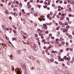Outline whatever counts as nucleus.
<instances>
[{
	"instance_id": "obj_29",
	"label": "nucleus",
	"mask_w": 74,
	"mask_h": 74,
	"mask_svg": "<svg viewBox=\"0 0 74 74\" xmlns=\"http://www.w3.org/2000/svg\"><path fill=\"white\" fill-rule=\"evenodd\" d=\"M66 36H69V33H68L67 32L66 33Z\"/></svg>"
},
{
	"instance_id": "obj_44",
	"label": "nucleus",
	"mask_w": 74,
	"mask_h": 74,
	"mask_svg": "<svg viewBox=\"0 0 74 74\" xmlns=\"http://www.w3.org/2000/svg\"><path fill=\"white\" fill-rule=\"evenodd\" d=\"M66 51H69V48H67L66 49Z\"/></svg>"
},
{
	"instance_id": "obj_5",
	"label": "nucleus",
	"mask_w": 74,
	"mask_h": 74,
	"mask_svg": "<svg viewBox=\"0 0 74 74\" xmlns=\"http://www.w3.org/2000/svg\"><path fill=\"white\" fill-rule=\"evenodd\" d=\"M59 61L61 62H63V61H64V59L63 58H60L59 59Z\"/></svg>"
},
{
	"instance_id": "obj_59",
	"label": "nucleus",
	"mask_w": 74,
	"mask_h": 74,
	"mask_svg": "<svg viewBox=\"0 0 74 74\" xmlns=\"http://www.w3.org/2000/svg\"><path fill=\"white\" fill-rule=\"evenodd\" d=\"M71 16H72V15L71 14H69V17H71Z\"/></svg>"
},
{
	"instance_id": "obj_33",
	"label": "nucleus",
	"mask_w": 74,
	"mask_h": 74,
	"mask_svg": "<svg viewBox=\"0 0 74 74\" xmlns=\"http://www.w3.org/2000/svg\"><path fill=\"white\" fill-rule=\"evenodd\" d=\"M52 48V46L50 45L49 46V48Z\"/></svg>"
},
{
	"instance_id": "obj_15",
	"label": "nucleus",
	"mask_w": 74,
	"mask_h": 74,
	"mask_svg": "<svg viewBox=\"0 0 74 74\" xmlns=\"http://www.w3.org/2000/svg\"><path fill=\"white\" fill-rule=\"evenodd\" d=\"M68 23H69V24H71V21H68Z\"/></svg>"
},
{
	"instance_id": "obj_25",
	"label": "nucleus",
	"mask_w": 74,
	"mask_h": 74,
	"mask_svg": "<svg viewBox=\"0 0 74 74\" xmlns=\"http://www.w3.org/2000/svg\"><path fill=\"white\" fill-rule=\"evenodd\" d=\"M28 8H30L31 7V5H28Z\"/></svg>"
},
{
	"instance_id": "obj_8",
	"label": "nucleus",
	"mask_w": 74,
	"mask_h": 74,
	"mask_svg": "<svg viewBox=\"0 0 74 74\" xmlns=\"http://www.w3.org/2000/svg\"><path fill=\"white\" fill-rule=\"evenodd\" d=\"M64 18V17L63 16H62L60 18V20L61 21H62L63 19V18Z\"/></svg>"
},
{
	"instance_id": "obj_62",
	"label": "nucleus",
	"mask_w": 74,
	"mask_h": 74,
	"mask_svg": "<svg viewBox=\"0 0 74 74\" xmlns=\"http://www.w3.org/2000/svg\"><path fill=\"white\" fill-rule=\"evenodd\" d=\"M58 55H60V52H59L58 53Z\"/></svg>"
},
{
	"instance_id": "obj_61",
	"label": "nucleus",
	"mask_w": 74,
	"mask_h": 74,
	"mask_svg": "<svg viewBox=\"0 0 74 74\" xmlns=\"http://www.w3.org/2000/svg\"><path fill=\"white\" fill-rule=\"evenodd\" d=\"M45 4H47V2L46 1L45 2Z\"/></svg>"
},
{
	"instance_id": "obj_32",
	"label": "nucleus",
	"mask_w": 74,
	"mask_h": 74,
	"mask_svg": "<svg viewBox=\"0 0 74 74\" xmlns=\"http://www.w3.org/2000/svg\"><path fill=\"white\" fill-rule=\"evenodd\" d=\"M34 15L35 16H37V14H34Z\"/></svg>"
},
{
	"instance_id": "obj_26",
	"label": "nucleus",
	"mask_w": 74,
	"mask_h": 74,
	"mask_svg": "<svg viewBox=\"0 0 74 74\" xmlns=\"http://www.w3.org/2000/svg\"><path fill=\"white\" fill-rule=\"evenodd\" d=\"M36 37H38V35L37 34H35Z\"/></svg>"
},
{
	"instance_id": "obj_55",
	"label": "nucleus",
	"mask_w": 74,
	"mask_h": 74,
	"mask_svg": "<svg viewBox=\"0 0 74 74\" xmlns=\"http://www.w3.org/2000/svg\"><path fill=\"white\" fill-rule=\"evenodd\" d=\"M43 1H40V3H43Z\"/></svg>"
},
{
	"instance_id": "obj_37",
	"label": "nucleus",
	"mask_w": 74,
	"mask_h": 74,
	"mask_svg": "<svg viewBox=\"0 0 74 74\" xmlns=\"http://www.w3.org/2000/svg\"><path fill=\"white\" fill-rule=\"evenodd\" d=\"M39 36H41L42 35L41 34L39 33Z\"/></svg>"
},
{
	"instance_id": "obj_42",
	"label": "nucleus",
	"mask_w": 74,
	"mask_h": 74,
	"mask_svg": "<svg viewBox=\"0 0 74 74\" xmlns=\"http://www.w3.org/2000/svg\"><path fill=\"white\" fill-rule=\"evenodd\" d=\"M12 57H13V56H12V55H11L10 56V58L11 59H12Z\"/></svg>"
},
{
	"instance_id": "obj_30",
	"label": "nucleus",
	"mask_w": 74,
	"mask_h": 74,
	"mask_svg": "<svg viewBox=\"0 0 74 74\" xmlns=\"http://www.w3.org/2000/svg\"><path fill=\"white\" fill-rule=\"evenodd\" d=\"M11 3V2H9V3L8 4V5H10Z\"/></svg>"
},
{
	"instance_id": "obj_28",
	"label": "nucleus",
	"mask_w": 74,
	"mask_h": 74,
	"mask_svg": "<svg viewBox=\"0 0 74 74\" xmlns=\"http://www.w3.org/2000/svg\"><path fill=\"white\" fill-rule=\"evenodd\" d=\"M49 33V32H48V31H46V34H48Z\"/></svg>"
},
{
	"instance_id": "obj_60",
	"label": "nucleus",
	"mask_w": 74,
	"mask_h": 74,
	"mask_svg": "<svg viewBox=\"0 0 74 74\" xmlns=\"http://www.w3.org/2000/svg\"><path fill=\"white\" fill-rule=\"evenodd\" d=\"M48 1H48L49 3H50V2H51V0H49Z\"/></svg>"
},
{
	"instance_id": "obj_27",
	"label": "nucleus",
	"mask_w": 74,
	"mask_h": 74,
	"mask_svg": "<svg viewBox=\"0 0 74 74\" xmlns=\"http://www.w3.org/2000/svg\"><path fill=\"white\" fill-rule=\"evenodd\" d=\"M66 29H69V26L68 25L66 27Z\"/></svg>"
},
{
	"instance_id": "obj_3",
	"label": "nucleus",
	"mask_w": 74,
	"mask_h": 74,
	"mask_svg": "<svg viewBox=\"0 0 74 74\" xmlns=\"http://www.w3.org/2000/svg\"><path fill=\"white\" fill-rule=\"evenodd\" d=\"M34 48L35 49V50H37V45H36L35 44H34Z\"/></svg>"
},
{
	"instance_id": "obj_20",
	"label": "nucleus",
	"mask_w": 74,
	"mask_h": 74,
	"mask_svg": "<svg viewBox=\"0 0 74 74\" xmlns=\"http://www.w3.org/2000/svg\"><path fill=\"white\" fill-rule=\"evenodd\" d=\"M58 58L59 59L61 58L60 56L59 55L58 56Z\"/></svg>"
},
{
	"instance_id": "obj_64",
	"label": "nucleus",
	"mask_w": 74,
	"mask_h": 74,
	"mask_svg": "<svg viewBox=\"0 0 74 74\" xmlns=\"http://www.w3.org/2000/svg\"><path fill=\"white\" fill-rule=\"evenodd\" d=\"M62 65L63 66H65V64H62Z\"/></svg>"
},
{
	"instance_id": "obj_46",
	"label": "nucleus",
	"mask_w": 74,
	"mask_h": 74,
	"mask_svg": "<svg viewBox=\"0 0 74 74\" xmlns=\"http://www.w3.org/2000/svg\"><path fill=\"white\" fill-rule=\"evenodd\" d=\"M44 49H46L47 48V47H46L45 46L43 48Z\"/></svg>"
},
{
	"instance_id": "obj_2",
	"label": "nucleus",
	"mask_w": 74,
	"mask_h": 74,
	"mask_svg": "<svg viewBox=\"0 0 74 74\" xmlns=\"http://www.w3.org/2000/svg\"><path fill=\"white\" fill-rule=\"evenodd\" d=\"M18 68H17L16 69V70H15L17 74H22L21 73V71H19V70H18Z\"/></svg>"
},
{
	"instance_id": "obj_34",
	"label": "nucleus",
	"mask_w": 74,
	"mask_h": 74,
	"mask_svg": "<svg viewBox=\"0 0 74 74\" xmlns=\"http://www.w3.org/2000/svg\"><path fill=\"white\" fill-rule=\"evenodd\" d=\"M66 45H69V43L68 42H66Z\"/></svg>"
},
{
	"instance_id": "obj_41",
	"label": "nucleus",
	"mask_w": 74,
	"mask_h": 74,
	"mask_svg": "<svg viewBox=\"0 0 74 74\" xmlns=\"http://www.w3.org/2000/svg\"><path fill=\"white\" fill-rule=\"evenodd\" d=\"M66 20L67 21H69V17H67L66 18Z\"/></svg>"
},
{
	"instance_id": "obj_47",
	"label": "nucleus",
	"mask_w": 74,
	"mask_h": 74,
	"mask_svg": "<svg viewBox=\"0 0 74 74\" xmlns=\"http://www.w3.org/2000/svg\"><path fill=\"white\" fill-rule=\"evenodd\" d=\"M52 34H49V37H51V36H52Z\"/></svg>"
},
{
	"instance_id": "obj_9",
	"label": "nucleus",
	"mask_w": 74,
	"mask_h": 74,
	"mask_svg": "<svg viewBox=\"0 0 74 74\" xmlns=\"http://www.w3.org/2000/svg\"><path fill=\"white\" fill-rule=\"evenodd\" d=\"M69 38H72V36H71V35H69Z\"/></svg>"
},
{
	"instance_id": "obj_40",
	"label": "nucleus",
	"mask_w": 74,
	"mask_h": 74,
	"mask_svg": "<svg viewBox=\"0 0 74 74\" xmlns=\"http://www.w3.org/2000/svg\"><path fill=\"white\" fill-rule=\"evenodd\" d=\"M58 11H61V9H58Z\"/></svg>"
},
{
	"instance_id": "obj_48",
	"label": "nucleus",
	"mask_w": 74,
	"mask_h": 74,
	"mask_svg": "<svg viewBox=\"0 0 74 74\" xmlns=\"http://www.w3.org/2000/svg\"><path fill=\"white\" fill-rule=\"evenodd\" d=\"M60 4H62V3H63V1H60Z\"/></svg>"
},
{
	"instance_id": "obj_23",
	"label": "nucleus",
	"mask_w": 74,
	"mask_h": 74,
	"mask_svg": "<svg viewBox=\"0 0 74 74\" xmlns=\"http://www.w3.org/2000/svg\"><path fill=\"white\" fill-rule=\"evenodd\" d=\"M14 39L15 41H16L17 40V38H14Z\"/></svg>"
},
{
	"instance_id": "obj_54",
	"label": "nucleus",
	"mask_w": 74,
	"mask_h": 74,
	"mask_svg": "<svg viewBox=\"0 0 74 74\" xmlns=\"http://www.w3.org/2000/svg\"><path fill=\"white\" fill-rule=\"evenodd\" d=\"M34 25L35 26H37V23H35L34 24Z\"/></svg>"
},
{
	"instance_id": "obj_13",
	"label": "nucleus",
	"mask_w": 74,
	"mask_h": 74,
	"mask_svg": "<svg viewBox=\"0 0 74 74\" xmlns=\"http://www.w3.org/2000/svg\"><path fill=\"white\" fill-rule=\"evenodd\" d=\"M43 28H44V27H45L46 26V24H44L43 25Z\"/></svg>"
},
{
	"instance_id": "obj_63",
	"label": "nucleus",
	"mask_w": 74,
	"mask_h": 74,
	"mask_svg": "<svg viewBox=\"0 0 74 74\" xmlns=\"http://www.w3.org/2000/svg\"><path fill=\"white\" fill-rule=\"evenodd\" d=\"M52 53H55V51H51Z\"/></svg>"
},
{
	"instance_id": "obj_1",
	"label": "nucleus",
	"mask_w": 74,
	"mask_h": 74,
	"mask_svg": "<svg viewBox=\"0 0 74 74\" xmlns=\"http://www.w3.org/2000/svg\"><path fill=\"white\" fill-rule=\"evenodd\" d=\"M64 59L66 60H70V57H69L68 58H67V56H65L64 57Z\"/></svg>"
},
{
	"instance_id": "obj_24",
	"label": "nucleus",
	"mask_w": 74,
	"mask_h": 74,
	"mask_svg": "<svg viewBox=\"0 0 74 74\" xmlns=\"http://www.w3.org/2000/svg\"><path fill=\"white\" fill-rule=\"evenodd\" d=\"M71 8H69V10L70 11H71Z\"/></svg>"
},
{
	"instance_id": "obj_17",
	"label": "nucleus",
	"mask_w": 74,
	"mask_h": 74,
	"mask_svg": "<svg viewBox=\"0 0 74 74\" xmlns=\"http://www.w3.org/2000/svg\"><path fill=\"white\" fill-rule=\"evenodd\" d=\"M47 26H45V27H44V29L45 28V29H47Z\"/></svg>"
},
{
	"instance_id": "obj_50",
	"label": "nucleus",
	"mask_w": 74,
	"mask_h": 74,
	"mask_svg": "<svg viewBox=\"0 0 74 74\" xmlns=\"http://www.w3.org/2000/svg\"><path fill=\"white\" fill-rule=\"evenodd\" d=\"M67 8H70V5H68L67 6Z\"/></svg>"
},
{
	"instance_id": "obj_52",
	"label": "nucleus",
	"mask_w": 74,
	"mask_h": 74,
	"mask_svg": "<svg viewBox=\"0 0 74 74\" xmlns=\"http://www.w3.org/2000/svg\"><path fill=\"white\" fill-rule=\"evenodd\" d=\"M38 42L39 44V45H41V44L40 43V42L38 41Z\"/></svg>"
},
{
	"instance_id": "obj_56",
	"label": "nucleus",
	"mask_w": 74,
	"mask_h": 74,
	"mask_svg": "<svg viewBox=\"0 0 74 74\" xmlns=\"http://www.w3.org/2000/svg\"><path fill=\"white\" fill-rule=\"evenodd\" d=\"M52 6H53V7H55V4H53L52 5Z\"/></svg>"
},
{
	"instance_id": "obj_19",
	"label": "nucleus",
	"mask_w": 74,
	"mask_h": 74,
	"mask_svg": "<svg viewBox=\"0 0 74 74\" xmlns=\"http://www.w3.org/2000/svg\"><path fill=\"white\" fill-rule=\"evenodd\" d=\"M60 41H62V38H60Z\"/></svg>"
},
{
	"instance_id": "obj_38",
	"label": "nucleus",
	"mask_w": 74,
	"mask_h": 74,
	"mask_svg": "<svg viewBox=\"0 0 74 74\" xmlns=\"http://www.w3.org/2000/svg\"><path fill=\"white\" fill-rule=\"evenodd\" d=\"M52 23H50L49 24V26H51V25H52Z\"/></svg>"
},
{
	"instance_id": "obj_57",
	"label": "nucleus",
	"mask_w": 74,
	"mask_h": 74,
	"mask_svg": "<svg viewBox=\"0 0 74 74\" xmlns=\"http://www.w3.org/2000/svg\"><path fill=\"white\" fill-rule=\"evenodd\" d=\"M23 38H24V39H25V38H26V36H23Z\"/></svg>"
},
{
	"instance_id": "obj_51",
	"label": "nucleus",
	"mask_w": 74,
	"mask_h": 74,
	"mask_svg": "<svg viewBox=\"0 0 74 74\" xmlns=\"http://www.w3.org/2000/svg\"><path fill=\"white\" fill-rule=\"evenodd\" d=\"M61 44H60L59 45H58V47H60L61 46Z\"/></svg>"
},
{
	"instance_id": "obj_36",
	"label": "nucleus",
	"mask_w": 74,
	"mask_h": 74,
	"mask_svg": "<svg viewBox=\"0 0 74 74\" xmlns=\"http://www.w3.org/2000/svg\"><path fill=\"white\" fill-rule=\"evenodd\" d=\"M41 38L42 39H43V38H44V36H41Z\"/></svg>"
},
{
	"instance_id": "obj_21",
	"label": "nucleus",
	"mask_w": 74,
	"mask_h": 74,
	"mask_svg": "<svg viewBox=\"0 0 74 74\" xmlns=\"http://www.w3.org/2000/svg\"><path fill=\"white\" fill-rule=\"evenodd\" d=\"M65 44V42H62V45H64Z\"/></svg>"
},
{
	"instance_id": "obj_10",
	"label": "nucleus",
	"mask_w": 74,
	"mask_h": 74,
	"mask_svg": "<svg viewBox=\"0 0 74 74\" xmlns=\"http://www.w3.org/2000/svg\"><path fill=\"white\" fill-rule=\"evenodd\" d=\"M13 32H14V34H16V31H15V30L14 29L13 30Z\"/></svg>"
},
{
	"instance_id": "obj_18",
	"label": "nucleus",
	"mask_w": 74,
	"mask_h": 74,
	"mask_svg": "<svg viewBox=\"0 0 74 74\" xmlns=\"http://www.w3.org/2000/svg\"><path fill=\"white\" fill-rule=\"evenodd\" d=\"M9 43H10V44H11V45H12V46H13V47H14V45H12V43H11V42H10V41H9Z\"/></svg>"
},
{
	"instance_id": "obj_12",
	"label": "nucleus",
	"mask_w": 74,
	"mask_h": 74,
	"mask_svg": "<svg viewBox=\"0 0 74 74\" xmlns=\"http://www.w3.org/2000/svg\"><path fill=\"white\" fill-rule=\"evenodd\" d=\"M65 25H66V26H67V25H68V23L67 22H65Z\"/></svg>"
},
{
	"instance_id": "obj_31",
	"label": "nucleus",
	"mask_w": 74,
	"mask_h": 74,
	"mask_svg": "<svg viewBox=\"0 0 74 74\" xmlns=\"http://www.w3.org/2000/svg\"><path fill=\"white\" fill-rule=\"evenodd\" d=\"M17 52H18L19 54V53H21V51H19V50L17 51Z\"/></svg>"
},
{
	"instance_id": "obj_58",
	"label": "nucleus",
	"mask_w": 74,
	"mask_h": 74,
	"mask_svg": "<svg viewBox=\"0 0 74 74\" xmlns=\"http://www.w3.org/2000/svg\"><path fill=\"white\" fill-rule=\"evenodd\" d=\"M25 12H23V14H24V15H25V14H25Z\"/></svg>"
},
{
	"instance_id": "obj_14",
	"label": "nucleus",
	"mask_w": 74,
	"mask_h": 74,
	"mask_svg": "<svg viewBox=\"0 0 74 74\" xmlns=\"http://www.w3.org/2000/svg\"><path fill=\"white\" fill-rule=\"evenodd\" d=\"M65 14H61V16H64V15H65Z\"/></svg>"
},
{
	"instance_id": "obj_16",
	"label": "nucleus",
	"mask_w": 74,
	"mask_h": 74,
	"mask_svg": "<svg viewBox=\"0 0 74 74\" xmlns=\"http://www.w3.org/2000/svg\"><path fill=\"white\" fill-rule=\"evenodd\" d=\"M14 16H16V13L15 12L14 13Z\"/></svg>"
},
{
	"instance_id": "obj_6",
	"label": "nucleus",
	"mask_w": 74,
	"mask_h": 74,
	"mask_svg": "<svg viewBox=\"0 0 74 74\" xmlns=\"http://www.w3.org/2000/svg\"><path fill=\"white\" fill-rule=\"evenodd\" d=\"M50 63H52V62H53V59H52L50 60Z\"/></svg>"
},
{
	"instance_id": "obj_45",
	"label": "nucleus",
	"mask_w": 74,
	"mask_h": 74,
	"mask_svg": "<svg viewBox=\"0 0 74 74\" xmlns=\"http://www.w3.org/2000/svg\"><path fill=\"white\" fill-rule=\"evenodd\" d=\"M9 18L10 20L12 19V17L11 16H9Z\"/></svg>"
},
{
	"instance_id": "obj_35",
	"label": "nucleus",
	"mask_w": 74,
	"mask_h": 74,
	"mask_svg": "<svg viewBox=\"0 0 74 74\" xmlns=\"http://www.w3.org/2000/svg\"><path fill=\"white\" fill-rule=\"evenodd\" d=\"M16 4H19V2H18V1H16Z\"/></svg>"
},
{
	"instance_id": "obj_49",
	"label": "nucleus",
	"mask_w": 74,
	"mask_h": 74,
	"mask_svg": "<svg viewBox=\"0 0 74 74\" xmlns=\"http://www.w3.org/2000/svg\"><path fill=\"white\" fill-rule=\"evenodd\" d=\"M51 39H53L54 38V37H53V36H52L51 37Z\"/></svg>"
},
{
	"instance_id": "obj_7",
	"label": "nucleus",
	"mask_w": 74,
	"mask_h": 74,
	"mask_svg": "<svg viewBox=\"0 0 74 74\" xmlns=\"http://www.w3.org/2000/svg\"><path fill=\"white\" fill-rule=\"evenodd\" d=\"M42 42H46V41H45V40L43 39L42 40Z\"/></svg>"
},
{
	"instance_id": "obj_53",
	"label": "nucleus",
	"mask_w": 74,
	"mask_h": 74,
	"mask_svg": "<svg viewBox=\"0 0 74 74\" xmlns=\"http://www.w3.org/2000/svg\"><path fill=\"white\" fill-rule=\"evenodd\" d=\"M47 18H49V17H50V16H49V15H48L47 16Z\"/></svg>"
},
{
	"instance_id": "obj_4",
	"label": "nucleus",
	"mask_w": 74,
	"mask_h": 74,
	"mask_svg": "<svg viewBox=\"0 0 74 74\" xmlns=\"http://www.w3.org/2000/svg\"><path fill=\"white\" fill-rule=\"evenodd\" d=\"M63 32L64 33H65L66 32H68V29H65V28L63 29Z\"/></svg>"
},
{
	"instance_id": "obj_43",
	"label": "nucleus",
	"mask_w": 74,
	"mask_h": 74,
	"mask_svg": "<svg viewBox=\"0 0 74 74\" xmlns=\"http://www.w3.org/2000/svg\"><path fill=\"white\" fill-rule=\"evenodd\" d=\"M30 2H28L27 3V5H30Z\"/></svg>"
},
{
	"instance_id": "obj_11",
	"label": "nucleus",
	"mask_w": 74,
	"mask_h": 74,
	"mask_svg": "<svg viewBox=\"0 0 74 74\" xmlns=\"http://www.w3.org/2000/svg\"><path fill=\"white\" fill-rule=\"evenodd\" d=\"M46 40L47 41H49V37H48L47 38Z\"/></svg>"
},
{
	"instance_id": "obj_39",
	"label": "nucleus",
	"mask_w": 74,
	"mask_h": 74,
	"mask_svg": "<svg viewBox=\"0 0 74 74\" xmlns=\"http://www.w3.org/2000/svg\"><path fill=\"white\" fill-rule=\"evenodd\" d=\"M59 27H57L56 28V30H59Z\"/></svg>"
},
{
	"instance_id": "obj_22",
	"label": "nucleus",
	"mask_w": 74,
	"mask_h": 74,
	"mask_svg": "<svg viewBox=\"0 0 74 74\" xmlns=\"http://www.w3.org/2000/svg\"><path fill=\"white\" fill-rule=\"evenodd\" d=\"M58 7L59 9H60V8H61V7L60 6H58Z\"/></svg>"
}]
</instances>
